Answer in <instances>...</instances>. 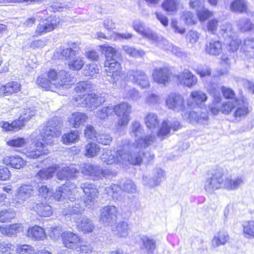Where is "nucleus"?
Masks as SVG:
<instances>
[{
  "instance_id": "f257e3e1",
  "label": "nucleus",
  "mask_w": 254,
  "mask_h": 254,
  "mask_svg": "<svg viewBox=\"0 0 254 254\" xmlns=\"http://www.w3.org/2000/svg\"><path fill=\"white\" fill-rule=\"evenodd\" d=\"M154 134H149L143 137L136 139L132 144L124 140L122 146V156L123 165H139L143 161L148 162L154 156L150 153H145L144 149L152 144L156 140Z\"/></svg>"
},
{
  "instance_id": "f03ea898",
  "label": "nucleus",
  "mask_w": 254,
  "mask_h": 254,
  "mask_svg": "<svg viewBox=\"0 0 254 254\" xmlns=\"http://www.w3.org/2000/svg\"><path fill=\"white\" fill-rule=\"evenodd\" d=\"M46 74L47 78L41 75L36 79L37 84L42 88L56 92L57 89L69 87V77L68 73L64 70L50 69Z\"/></svg>"
},
{
  "instance_id": "7ed1b4c3",
  "label": "nucleus",
  "mask_w": 254,
  "mask_h": 254,
  "mask_svg": "<svg viewBox=\"0 0 254 254\" xmlns=\"http://www.w3.org/2000/svg\"><path fill=\"white\" fill-rule=\"evenodd\" d=\"M99 48L105 53L106 60L104 65L106 68L107 79L113 84H116L121 78L122 71L121 64L114 59L117 51L114 48L105 45H101Z\"/></svg>"
},
{
  "instance_id": "20e7f679",
  "label": "nucleus",
  "mask_w": 254,
  "mask_h": 254,
  "mask_svg": "<svg viewBox=\"0 0 254 254\" xmlns=\"http://www.w3.org/2000/svg\"><path fill=\"white\" fill-rule=\"evenodd\" d=\"M220 111L225 115L232 114L235 121L239 122L248 115L250 110L249 103L244 99L240 98L223 102Z\"/></svg>"
},
{
  "instance_id": "39448f33",
  "label": "nucleus",
  "mask_w": 254,
  "mask_h": 254,
  "mask_svg": "<svg viewBox=\"0 0 254 254\" xmlns=\"http://www.w3.org/2000/svg\"><path fill=\"white\" fill-rule=\"evenodd\" d=\"M133 27L134 30L140 34L143 37L146 38L152 43H155L156 45L165 50H169L170 48L165 47V46L168 44V41L162 38L158 37L156 34L149 29H146L143 23L139 21L134 22Z\"/></svg>"
},
{
  "instance_id": "423d86ee",
  "label": "nucleus",
  "mask_w": 254,
  "mask_h": 254,
  "mask_svg": "<svg viewBox=\"0 0 254 254\" xmlns=\"http://www.w3.org/2000/svg\"><path fill=\"white\" fill-rule=\"evenodd\" d=\"M33 188L29 184H22L16 190L10 204L12 206L20 208L24 205L25 202L34 194Z\"/></svg>"
},
{
  "instance_id": "0eeeda50",
  "label": "nucleus",
  "mask_w": 254,
  "mask_h": 254,
  "mask_svg": "<svg viewBox=\"0 0 254 254\" xmlns=\"http://www.w3.org/2000/svg\"><path fill=\"white\" fill-rule=\"evenodd\" d=\"M40 133L44 144L52 145L57 141L56 138L61 134L60 127L55 119H52L48 122Z\"/></svg>"
},
{
  "instance_id": "6e6552de",
  "label": "nucleus",
  "mask_w": 254,
  "mask_h": 254,
  "mask_svg": "<svg viewBox=\"0 0 254 254\" xmlns=\"http://www.w3.org/2000/svg\"><path fill=\"white\" fill-rule=\"evenodd\" d=\"M131 106L124 102L114 106V112L119 117L116 125V130L119 131L122 127H126L130 120V114Z\"/></svg>"
},
{
  "instance_id": "1a4fd4ad",
  "label": "nucleus",
  "mask_w": 254,
  "mask_h": 254,
  "mask_svg": "<svg viewBox=\"0 0 254 254\" xmlns=\"http://www.w3.org/2000/svg\"><path fill=\"white\" fill-rule=\"evenodd\" d=\"M118 208L113 205H107L100 209L99 222L105 226H112L117 221Z\"/></svg>"
},
{
  "instance_id": "9d476101",
  "label": "nucleus",
  "mask_w": 254,
  "mask_h": 254,
  "mask_svg": "<svg viewBox=\"0 0 254 254\" xmlns=\"http://www.w3.org/2000/svg\"><path fill=\"white\" fill-rule=\"evenodd\" d=\"M223 172L218 171L207 178L204 182L203 188L208 193H212L216 190L223 188Z\"/></svg>"
},
{
  "instance_id": "9b49d317",
  "label": "nucleus",
  "mask_w": 254,
  "mask_h": 254,
  "mask_svg": "<svg viewBox=\"0 0 254 254\" xmlns=\"http://www.w3.org/2000/svg\"><path fill=\"white\" fill-rule=\"evenodd\" d=\"M75 186L70 182H67L64 185L58 188L53 194L54 198L58 201L63 199L68 198L70 201H73L75 197V193L77 192Z\"/></svg>"
},
{
  "instance_id": "f8f14e48",
  "label": "nucleus",
  "mask_w": 254,
  "mask_h": 254,
  "mask_svg": "<svg viewBox=\"0 0 254 254\" xmlns=\"http://www.w3.org/2000/svg\"><path fill=\"white\" fill-rule=\"evenodd\" d=\"M81 189L85 193L84 204L91 208L94 204L95 199L97 196L98 191L94 184L85 183L81 185Z\"/></svg>"
},
{
  "instance_id": "ddd939ff",
  "label": "nucleus",
  "mask_w": 254,
  "mask_h": 254,
  "mask_svg": "<svg viewBox=\"0 0 254 254\" xmlns=\"http://www.w3.org/2000/svg\"><path fill=\"white\" fill-rule=\"evenodd\" d=\"M174 77L177 79L178 84L189 88L195 85L197 82V77L186 68Z\"/></svg>"
},
{
  "instance_id": "4468645a",
  "label": "nucleus",
  "mask_w": 254,
  "mask_h": 254,
  "mask_svg": "<svg viewBox=\"0 0 254 254\" xmlns=\"http://www.w3.org/2000/svg\"><path fill=\"white\" fill-rule=\"evenodd\" d=\"M166 105L171 110L175 112L183 111L185 109L184 99L182 95L171 93L166 99Z\"/></svg>"
},
{
  "instance_id": "2eb2a0df",
  "label": "nucleus",
  "mask_w": 254,
  "mask_h": 254,
  "mask_svg": "<svg viewBox=\"0 0 254 254\" xmlns=\"http://www.w3.org/2000/svg\"><path fill=\"white\" fill-rule=\"evenodd\" d=\"M122 148L117 151L111 149H103L100 156L101 161L107 164L120 163L122 164Z\"/></svg>"
},
{
  "instance_id": "dca6fc26",
  "label": "nucleus",
  "mask_w": 254,
  "mask_h": 254,
  "mask_svg": "<svg viewBox=\"0 0 254 254\" xmlns=\"http://www.w3.org/2000/svg\"><path fill=\"white\" fill-rule=\"evenodd\" d=\"M181 128L180 123L178 121L170 122L164 120L158 131L157 136L161 139H164L169 134L178 130Z\"/></svg>"
},
{
  "instance_id": "f3484780",
  "label": "nucleus",
  "mask_w": 254,
  "mask_h": 254,
  "mask_svg": "<svg viewBox=\"0 0 254 254\" xmlns=\"http://www.w3.org/2000/svg\"><path fill=\"white\" fill-rule=\"evenodd\" d=\"M172 76V73L167 67L156 68L153 70L152 74L153 81L164 85L170 81Z\"/></svg>"
},
{
  "instance_id": "a211bd4d",
  "label": "nucleus",
  "mask_w": 254,
  "mask_h": 254,
  "mask_svg": "<svg viewBox=\"0 0 254 254\" xmlns=\"http://www.w3.org/2000/svg\"><path fill=\"white\" fill-rule=\"evenodd\" d=\"M128 77L132 82L142 88L150 86V82L146 73L140 70H132L128 73Z\"/></svg>"
},
{
  "instance_id": "6ab92c4d",
  "label": "nucleus",
  "mask_w": 254,
  "mask_h": 254,
  "mask_svg": "<svg viewBox=\"0 0 254 254\" xmlns=\"http://www.w3.org/2000/svg\"><path fill=\"white\" fill-rule=\"evenodd\" d=\"M48 150L46 144L43 142L37 141L31 144L25 152L27 157L31 159L38 158L41 155L47 154Z\"/></svg>"
},
{
  "instance_id": "aec40b11",
  "label": "nucleus",
  "mask_w": 254,
  "mask_h": 254,
  "mask_svg": "<svg viewBox=\"0 0 254 254\" xmlns=\"http://www.w3.org/2000/svg\"><path fill=\"white\" fill-rule=\"evenodd\" d=\"M61 237L63 244L68 249L77 250L80 246L81 239L77 235L71 232L63 233Z\"/></svg>"
},
{
  "instance_id": "412c9836",
  "label": "nucleus",
  "mask_w": 254,
  "mask_h": 254,
  "mask_svg": "<svg viewBox=\"0 0 254 254\" xmlns=\"http://www.w3.org/2000/svg\"><path fill=\"white\" fill-rule=\"evenodd\" d=\"M208 96L206 93L200 90H194L190 92V99L188 100V105L190 107L192 104L201 106L207 101Z\"/></svg>"
},
{
  "instance_id": "4be33fe9",
  "label": "nucleus",
  "mask_w": 254,
  "mask_h": 254,
  "mask_svg": "<svg viewBox=\"0 0 254 254\" xmlns=\"http://www.w3.org/2000/svg\"><path fill=\"white\" fill-rule=\"evenodd\" d=\"M245 183V180L242 177H238L234 179L231 177H223V188L228 190H235L239 188Z\"/></svg>"
},
{
  "instance_id": "5701e85b",
  "label": "nucleus",
  "mask_w": 254,
  "mask_h": 254,
  "mask_svg": "<svg viewBox=\"0 0 254 254\" xmlns=\"http://www.w3.org/2000/svg\"><path fill=\"white\" fill-rule=\"evenodd\" d=\"M205 50L210 55L218 56L222 52V43L217 39H210L205 44Z\"/></svg>"
},
{
  "instance_id": "b1692460",
  "label": "nucleus",
  "mask_w": 254,
  "mask_h": 254,
  "mask_svg": "<svg viewBox=\"0 0 254 254\" xmlns=\"http://www.w3.org/2000/svg\"><path fill=\"white\" fill-rule=\"evenodd\" d=\"M56 23L53 20H43L37 26L35 33L36 36H42L52 31L56 28Z\"/></svg>"
},
{
  "instance_id": "393cba45",
  "label": "nucleus",
  "mask_w": 254,
  "mask_h": 254,
  "mask_svg": "<svg viewBox=\"0 0 254 254\" xmlns=\"http://www.w3.org/2000/svg\"><path fill=\"white\" fill-rule=\"evenodd\" d=\"M27 235L28 237L35 241H44L47 238L45 230L38 225L29 228L27 230Z\"/></svg>"
},
{
  "instance_id": "a878e982",
  "label": "nucleus",
  "mask_w": 254,
  "mask_h": 254,
  "mask_svg": "<svg viewBox=\"0 0 254 254\" xmlns=\"http://www.w3.org/2000/svg\"><path fill=\"white\" fill-rule=\"evenodd\" d=\"M209 92L213 98L212 103L209 105V109L212 114L216 115L220 112V108L217 107V104L221 101L222 96L219 90L215 88L210 90Z\"/></svg>"
},
{
  "instance_id": "bb28decb",
  "label": "nucleus",
  "mask_w": 254,
  "mask_h": 254,
  "mask_svg": "<svg viewBox=\"0 0 254 254\" xmlns=\"http://www.w3.org/2000/svg\"><path fill=\"white\" fill-rule=\"evenodd\" d=\"M33 209L36 214L41 217H50L53 213L52 207L46 202L36 203V205L33 207Z\"/></svg>"
},
{
  "instance_id": "cd10ccee",
  "label": "nucleus",
  "mask_w": 254,
  "mask_h": 254,
  "mask_svg": "<svg viewBox=\"0 0 254 254\" xmlns=\"http://www.w3.org/2000/svg\"><path fill=\"white\" fill-rule=\"evenodd\" d=\"M87 99L88 101H83L79 104L82 106H86L91 110H94L104 102L101 97L93 93L87 94Z\"/></svg>"
},
{
  "instance_id": "c85d7f7f",
  "label": "nucleus",
  "mask_w": 254,
  "mask_h": 254,
  "mask_svg": "<svg viewBox=\"0 0 254 254\" xmlns=\"http://www.w3.org/2000/svg\"><path fill=\"white\" fill-rule=\"evenodd\" d=\"M79 172L78 167L76 165H71L60 170L57 172V177L59 180H64L75 177Z\"/></svg>"
},
{
  "instance_id": "c756f323",
  "label": "nucleus",
  "mask_w": 254,
  "mask_h": 254,
  "mask_svg": "<svg viewBox=\"0 0 254 254\" xmlns=\"http://www.w3.org/2000/svg\"><path fill=\"white\" fill-rule=\"evenodd\" d=\"M88 119L87 116L84 113L74 112L68 118L70 124L74 128L82 126Z\"/></svg>"
},
{
  "instance_id": "7c9ffc66",
  "label": "nucleus",
  "mask_w": 254,
  "mask_h": 254,
  "mask_svg": "<svg viewBox=\"0 0 254 254\" xmlns=\"http://www.w3.org/2000/svg\"><path fill=\"white\" fill-rule=\"evenodd\" d=\"M229 240V236L227 232L221 230L218 232L212 240V247L214 248L225 245Z\"/></svg>"
},
{
  "instance_id": "2f4dec72",
  "label": "nucleus",
  "mask_w": 254,
  "mask_h": 254,
  "mask_svg": "<svg viewBox=\"0 0 254 254\" xmlns=\"http://www.w3.org/2000/svg\"><path fill=\"white\" fill-rule=\"evenodd\" d=\"M241 51L248 58L254 57V38L245 39L241 47Z\"/></svg>"
},
{
  "instance_id": "473e14b6",
  "label": "nucleus",
  "mask_w": 254,
  "mask_h": 254,
  "mask_svg": "<svg viewBox=\"0 0 254 254\" xmlns=\"http://www.w3.org/2000/svg\"><path fill=\"white\" fill-rule=\"evenodd\" d=\"M3 163L6 165H10L12 168L20 169L25 164V161L18 155L6 156L3 160Z\"/></svg>"
},
{
  "instance_id": "72a5a7b5",
  "label": "nucleus",
  "mask_w": 254,
  "mask_h": 254,
  "mask_svg": "<svg viewBox=\"0 0 254 254\" xmlns=\"http://www.w3.org/2000/svg\"><path fill=\"white\" fill-rule=\"evenodd\" d=\"M22 228V226L20 224L2 225L0 226V232L3 235L11 236L20 232Z\"/></svg>"
},
{
  "instance_id": "f704fd0d",
  "label": "nucleus",
  "mask_w": 254,
  "mask_h": 254,
  "mask_svg": "<svg viewBox=\"0 0 254 254\" xmlns=\"http://www.w3.org/2000/svg\"><path fill=\"white\" fill-rule=\"evenodd\" d=\"M76 222L78 228L84 233H91L94 229L93 223L86 217L80 218Z\"/></svg>"
},
{
  "instance_id": "c9c22d12",
  "label": "nucleus",
  "mask_w": 254,
  "mask_h": 254,
  "mask_svg": "<svg viewBox=\"0 0 254 254\" xmlns=\"http://www.w3.org/2000/svg\"><path fill=\"white\" fill-rule=\"evenodd\" d=\"M248 5L247 0H235L231 3L230 8L232 12L242 13L247 12Z\"/></svg>"
},
{
  "instance_id": "e433bc0d",
  "label": "nucleus",
  "mask_w": 254,
  "mask_h": 254,
  "mask_svg": "<svg viewBox=\"0 0 254 254\" xmlns=\"http://www.w3.org/2000/svg\"><path fill=\"white\" fill-rule=\"evenodd\" d=\"M100 151L99 146L95 142H89L84 147V154L87 158L96 156Z\"/></svg>"
},
{
  "instance_id": "4c0bfd02",
  "label": "nucleus",
  "mask_w": 254,
  "mask_h": 254,
  "mask_svg": "<svg viewBox=\"0 0 254 254\" xmlns=\"http://www.w3.org/2000/svg\"><path fill=\"white\" fill-rule=\"evenodd\" d=\"M180 6L178 0H164L162 4L163 9L170 14L176 13Z\"/></svg>"
},
{
  "instance_id": "58836bf2",
  "label": "nucleus",
  "mask_w": 254,
  "mask_h": 254,
  "mask_svg": "<svg viewBox=\"0 0 254 254\" xmlns=\"http://www.w3.org/2000/svg\"><path fill=\"white\" fill-rule=\"evenodd\" d=\"M112 230L118 237L125 238L129 234L128 225L126 222H121L115 228H113Z\"/></svg>"
},
{
  "instance_id": "ea45409f",
  "label": "nucleus",
  "mask_w": 254,
  "mask_h": 254,
  "mask_svg": "<svg viewBox=\"0 0 254 254\" xmlns=\"http://www.w3.org/2000/svg\"><path fill=\"white\" fill-rule=\"evenodd\" d=\"M79 133L77 130H71L69 132L63 135L62 142L65 145L77 142L79 140Z\"/></svg>"
},
{
  "instance_id": "a19ab883",
  "label": "nucleus",
  "mask_w": 254,
  "mask_h": 254,
  "mask_svg": "<svg viewBox=\"0 0 254 254\" xmlns=\"http://www.w3.org/2000/svg\"><path fill=\"white\" fill-rule=\"evenodd\" d=\"M144 122L148 129H153L158 126L160 121L157 114L149 113L145 116Z\"/></svg>"
},
{
  "instance_id": "79ce46f5",
  "label": "nucleus",
  "mask_w": 254,
  "mask_h": 254,
  "mask_svg": "<svg viewBox=\"0 0 254 254\" xmlns=\"http://www.w3.org/2000/svg\"><path fill=\"white\" fill-rule=\"evenodd\" d=\"M242 227L244 236L247 239H254V220L244 222Z\"/></svg>"
},
{
  "instance_id": "37998d69",
  "label": "nucleus",
  "mask_w": 254,
  "mask_h": 254,
  "mask_svg": "<svg viewBox=\"0 0 254 254\" xmlns=\"http://www.w3.org/2000/svg\"><path fill=\"white\" fill-rule=\"evenodd\" d=\"M24 125V122L19 118L18 120H15L11 123L3 122L1 127L6 131H16L20 129Z\"/></svg>"
},
{
  "instance_id": "c03bdc74",
  "label": "nucleus",
  "mask_w": 254,
  "mask_h": 254,
  "mask_svg": "<svg viewBox=\"0 0 254 254\" xmlns=\"http://www.w3.org/2000/svg\"><path fill=\"white\" fill-rule=\"evenodd\" d=\"M56 170V166H51L48 168L43 169L37 174L36 177L42 181L49 179L53 176Z\"/></svg>"
},
{
  "instance_id": "a18cd8bd",
  "label": "nucleus",
  "mask_w": 254,
  "mask_h": 254,
  "mask_svg": "<svg viewBox=\"0 0 254 254\" xmlns=\"http://www.w3.org/2000/svg\"><path fill=\"white\" fill-rule=\"evenodd\" d=\"M100 66L95 64H90L86 65L83 70V73L86 76L92 78L97 77L100 71Z\"/></svg>"
},
{
  "instance_id": "49530a36",
  "label": "nucleus",
  "mask_w": 254,
  "mask_h": 254,
  "mask_svg": "<svg viewBox=\"0 0 254 254\" xmlns=\"http://www.w3.org/2000/svg\"><path fill=\"white\" fill-rule=\"evenodd\" d=\"M123 49L126 54L132 58H142L145 54L143 51L128 45L123 46Z\"/></svg>"
},
{
  "instance_id": "de8ad7c7",
  "label": "nucleus",
  "mask_w": 254,
  "mask_h": 254,
  "mask_svg": "<svg viewBox=\"0 0 254 254\" xmlns=\"http://www.w3.org/2000/svg\"><path fill=\"white\" fill-rule=\"evenodd\" d=\"M85 62L83 57H77L69 60L68 67L71 70L77 71L82 68Z\"/></svg>"
},
{
  "instance_id": "09e8293b",
  "label": "nucleus",
  "mask_w": 254,
  "mask_h": 254,
  "mask_svg": "<svg viewBox=\"0 0 254 254\" xmlns=\"http://www.w3.org/2000/svg\"><path fill=\"white\" fill-rule=\"evenodd\" d=\"M141 241L143 244V248L148 253H152L156 248L155 241L147 236H143Z\"/></svg>"
},
{
  "instance_id": "8fccbe9b",
  "label": "nucleus",
  "mask_w": 254,
  "mask_h": 254,
  "mask_svg": "<svg viewBox=\"0 0 254 254\" xmlns=\"http://www.w3.org/2000/svg\"><path fill=\"white\" fill-rule=\"evenodd\" d=\"M143 132V127L140 123L137 121L132 122L130 126V134L136 137L141 136Z\"/></svg>"
},
{
  "instance_id": "3c124183",
  "label": "nucleus",
  "mask_w": 254,
  "mask_h": 254,
  "mask_svg": "<svg viewBox=\"0 0 254 254\" xmlns=\"http://www.w3.org/2000/svg\"><path fill=\"white\" fill-rule=\"evenodd\" d=\"M220 33L225 38L231 39L235 36L232 26L229 23H226L220 26Z\"/></svg>"
},
{
  "instance_id": "603ef678",
  "label": "nucleus",
  "mask_w": 254,
  "mask_h": 254,
  "mask_svg": "<svg viewBox=\"0 0 254 254\" xmlns=\"http://www.w3.org/2000/svg\"><path fill=\"white\" fill-rule=\"evenodd\" d=\"M181 19L188 25H194L197 22V18L189 11L183 13Z\"/></svg>"
},
{
  "instance_id": "864d4df0",
  "label": "nucleus",
  "mask_w": 254,
  "mask_h": 254,
  "mask_svg": "<svg viewBox=\"0 0 254 254\" xmlns=\"http://www.w3.org/2000/svg\"><path fill=\"white\" fill-rule=\"evenodd\" d=\"M114 113V106H109L103 107L98 110L96 113V116L102 120L107 119L109 116L113 115Z\"/></svg>"
},
{
  "instance_id": "5fc2aeb1",
  "label": "nucleus",
  "mask_w": 254,
  "mask_h": 254,
  "mask_svg": "<svg viewBox=\"0 0 254 254\" xmlns=\"http://www.w3.org/2000/svg\"><path fill=\"white\" fill-rule=\"evenodd\" d=\"M83 210V208L81 205L79 203H75L73 206L72 205L71 207L70 205H69L68 209H64L62 213L63 215H73L74 214H79L81 213Z\"/></svg>"
},
{
  "instance_id": "6e6d98bb",
  "label": "nucleus",
  "mask_w": 254,
  "mask_h": 254,
  "mask_svg": "<svg viewBox=\"0 0 254 254\" xmlns=\"http://www.w3.org/2000/svg\"><path fill=\"white\" fill-rule=\"evenodd\" d=\"M106 193L114 199H118L121 192V188L117 185H112L105 189Z\"/></svg>"
},
{
  "instance_id": "4d7b16f0",
  "label": "nucleus",
  "mask_w": 254,
  "mask_h": 254,
  "mask_svg": "<svg viewBox=\"0 0 254 254\" xmlns=\"http://www.w3.org/2000/svg\"><path fill=\"white\" fill-rule=\"evenodd\" d=\"M91 88V85L87 82H80L77 84L75 87V91L79 94H88Z\"/></svg>"
},
{
  "instance_id": "13d9d810",
  "label": "nucleus",
  "mask_w": 254,
  "mask_h": 254,
  "mask_svg": "<svg viewBox=\"0 0 254 254\" xmlns=\"http://www.w3.org/2000/svg\"><path fill=\"white\" fill-rule=\"evenodd\" d=\"M15 215L14 211L12 209L2 210L0 211V222H5L13 219Z\"/></svg>"
},
{
  "instance_id": "bf43d9fd",
  "label": "nucleus",
  "mask_w": 254,
  "mask_h": 254,
  "mask_svg": "<svg viewBox=\"0 0 254 254\" xmlns=\"http://www.w3.org/2000/svg\"><path fill=\"white\" fill-rule=\"evenodd\" d=\"M237 25L240 30L243 32L251 30L253 26L252 23L247 18L239 19L237 21Z\"/></svg>"
},
{
  "instance_id": "052dcab7",
  "label": "nucleus",
  "mask_w": 254,
  "mask_h": 254,
  "mask_svg": "<svg viewBox=\"0 0 254 254\" xmlns=\"http://www.w3.org/2000/svg\"><path fill=\"white\" fill-rule=\"evenodd\" d=\"M165 173L161 169H157L155 171L154 176L153 178V183L150 182L149 185L150 187H155L160 184L164 178Z\"/></svg>"
},
{
  "instance_id": "680f3d73",
  "label": "nucleus",
  "mask_w": 254,
  "mask_h": 254,
  "mask_svg": "<svg viewBox=\"0 0 254 254\" xmlns=\"http://www.w3.org/2000/svg\"><path fill=\"white\" fill-rule=\"evenodd\" d=\"M196 14L200 22H203L208 18L213 16V12L205 8L204 6L201 9L197 10Z\"/></svg>"
},
{
  "instance_id": "e2e57ef3",
  "label": "nucleus",
  "mask_w": 254,
  "mask_h": 254,
  "mask_svg": "<svg viewBox=\"0 0 254 254\" xmlns=\"http://www.w3.org/2000/svg\"><path fill=\"white\" fill-rule=\"evenodd\" d=\"M16 251L19 254H36V251L33 247L29 245L18 246Z\"/></svg>"
},
{
  "instance_id": "0e129e2a",
  "label": "nucleus",
  "mask_w": 254,
  "mask_h": 254,
  "mask_svg": "<svg viewBox=\"0 0 254 254\" xmlns=\"http://www.w3.org/2000/svg\"><path fill=\"white\" fill-rule=\"evenodd\" d=\"M95 140L98 143L103 145H109L112 141V137L110 134L106 133L98 134Z\"/></svg>"
},
{
  "instance_id": "69168bd1",
  "label": "nucleus",
  "mask_w": 254,
  "mask_h": 254,
  "mask_svg": "<svg viewBox=\"0 0 254 254\" xmlns=\"http://www.w3.org/2000/svg\"><path fill=\"white\" fill-rule=\"evenodd\" d=\"M6 85L7 87V94H8V95L17 93L20 90V84L17 82H10Z\"/></svg>"
},
{
  "instance_id": "338daca9",
  "label": "nucleus",
  "mask_w": 254,
  "mask_h": 254,
  "mask_svg": "<svg viewBox=\"0 0 254 254\" xmlns=\"http://www.w3.org/2000/svg\"><path fill=\"white\" fill-rule=\"evenodd\" d=\"M221 91L224 97L226 99H229V101H232L235 100V99H238L236 97L235 92L230 88L222 86L221 87Z\"/></svg>"
},
{
  "instance_id": "774afa93",
  "label": "nucleus",
  "mask_w": 254,
  "mask_h": 254,
  "mask_svg": "<svg viewBox=\"0 0 254 254\" xmlns=\"http://www.w3.org/2000/svg\"><path fill=\"white\" fill-rule=\"evenodd\" d=\"M14 246L10 243L4 242H0V253L1 254H9L14 250Z\"/></svg>"
}]
</instances>
